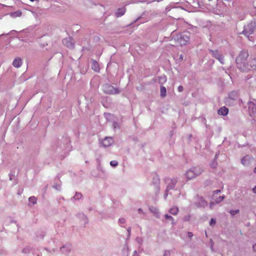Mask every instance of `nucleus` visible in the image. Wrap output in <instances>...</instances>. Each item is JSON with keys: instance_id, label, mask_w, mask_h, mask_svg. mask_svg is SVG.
<instances>
[{"instance_id": "obj_29", "label": "nucleus", "mask_w": 256, "mask_h": 256, "mask_svg": "<svg viewBox=\"0 0 256 256\" xmlns=\"http://www.w3.org/2000/svg\"><path fill=\"white\" fill-rule=\"evenodd\" d=\"M217 60L220 62L221 64H224V56L222 55L218 57Z\"/></svg>"}, {"instance_id": "obj_51", "label": "nucleus", "mask_w": 256, "mask_h": 256, "mask_svg": "<svg viewBox=\"0 0 256 256\" xmlns=\"http://www.w3.org/2000/svg\"><path fill=\"white\" fill-rule=\"evenodd\" d=\"M252 191L254 194H256V186L252 188Z\"/></svg>"}, {"instance_id": "obj_52", "label": "nucleus", "mask_w": 256, "mask_h": 256, "mask_svg": "<svg viewBox=\"0 0 256 256\" xmlns=\"http://www.w3.org/2000/svg\"><path fill=\"white\" fill-rule=\"evenodd\" d=\"M253 248L254 250H256V244L253 245Z\"/></svg>"}, {"instance_id": "obj_6", "label": "nucleus", "mask_w": 256, "mask_h": 256, "mask_svg": "<svg viewBox=\"0 0 256 256\" xmlns=\"http://www.w3.org/2000/svg\"><path fill=\"white\" fill-rule=\"evenodd\" d=\"M256 100L250 101L248 102V107L250 114L251 116H254L256 115Z\"/></svg>"}, {"instance_id": "obj_5", "label": "nucleus", "mask_w": 256, "mask_h": 256, "mask_svg": "<svg viewBox=\"0 0 256 256\" xmlns=\"http://www.w3.org/2000/svg\"><path fill=\"white\" fill-rule=\"evenodd\" d=\"M256 30V24L254 22H250L246 26H245L242 33L247 37L252 34Z\"/></svg>"}, {"instance_id": "obj_8", "label": "nucleus", "mask_w": 256, "mask_h": 256, "mask_svg": "<svg viewBox=\"0 0 256 256\" xmlns=\"http://www.w3.org/2000/svg\"><path fill=\"white\" fill-rule=\"evenodd\" d=\"M62 44L70 48H74V40L71 38H64L62 40Z\"/></svg>"}, {"instance_id": "obj_54", "label": "nucleus", "mask_w": 256, "mask_h": 256, "mask_svg": "<svg viewBox=\"0 0 256 256\" xmlns=\"http://www.w3.org/2000/svg\"><path fill=\"white\" fill-rule=\"evenodd\" d=\"M31 2L38 1V0H30Z\"/></svg>"}, {"instance_id": "obj_55", "label": "nucleus", "mask_w": 256, "mask_h": 256, "mask_svg": "<svg viewBox=\"0 0 256 256\" xmlns=\"http://www.w3.org/2000/svg\"><path fill=\"white\" fill-rule=\"evenodd\" d=\"M124 250H126V252H128V248L124 249Z\"/></svg>"}, {"instance_id": "obj_47", "label": "nucleus", "mask_w": 256, "mask_h": 256, "mask_svg": "<svg viewBox=\"0 0 256 256\" xmlns=\"http://www.w3.org/2000/svg\"><path fill=\"white\" fill-rule=\"evenodd\" d=\"M138 212L139 214H144V212H143V210L142 208H140L138 209Z\"/></svg>"}, {"instance_id": "obj_37", "label": "nucleus", "mask_w": 256, "mask_h": 256, "mask_svg": "<svg viewBox=\"0 0 256 256\" xmlns=\"http://www.w3.org/2000/svg\"><path fill=\"white\" fill-rule=\"evenodd\" d=\"M216 220L214 219V218H212L210 222V225L211 226H213L215 225L216 224Z\"/></svg>"}, {"instance_id": "obj_30", "label": "nucleus", "mask_w": 256, "mask_h": 256, "mask_svg": "<svg viewBox=\"0 0 256 256\" xmlns=\"http://www.w3.org/2000/svg\"><path fill=\"white\" fill-rule=\"evenodd\" d=\"M44 250H46V251H47L48 252L50 253H51V254H54L56 251V248H52L51 250H49L48 248H44Z\"/></svg>"}, {"instance_id": "obj_28", "label": "nucleus", "mask_w": 256, "mask_h": 256, "mask_svg": "<svg viewBox=\"0 0 256 256\" xmlns=\"http://www.w3.org/2000/svg\"><path fill=\"white\" fill-rule=\"evenodd\" d=\"M82 194L81 193H80V192H76V194H75V196L73 197V199H74V200H80L82 198Z\"/></svg>"}, {"instance_id": "obj_46", "label": "nucleus", "mask_w": 256, "mask_h": 256, "mask_svg": "<svg viewBox=\"0 0 256 256\" xmlns=\"http://www.w3.org/2000/svg\"><path fill=\"white\" fill-rule=\"evenodd\" d=\"M220 192V190H216L214 191V196H216V194H218Z\"/></svg>"}, {"instance_id": "obj_27", "label": "nucleus", "mask_w": 256, "mask_h": 256, "mask_svg": "<svg viewBox=\"0 0 256 256\" xmlns=\"http://www.w3.org/2000/svg\"><path fill=\"white\" fill-rule=\"evenodd\" d=\"M164 217L166 220H172V224H175V222H174V218L171 216H170L168 214H165Z\"/></svg>"}, {"instance_id": "obj_57", "label": "nucleus", "mask_w": 256, "mask_h": 256, "mask_svg": "<svg viewBox=\"0 0 256 256\" xmlns=\"http://www.w3.org/2000/svg\"><path fill=\"white\" fill-rule=\"evenodd\" d=\"M2 36V34L0 35V37L1 36Z\"/></svg>"}, {"instance_id": "obj_40", "label": "nucleus", "mask_w": 256, "mask_h": 256, "mask_svg": "<svg viewBox=\"0 0 256 256\" xmlns=\"http://www.w3.org/2000/svg\"><path fill=\"white\" fill-rule=\"evenodd\" d=\"M112 126L114 129L116 128H119V124L116 122H114L112 124Z\"/></svg>"}, {"instance_id": "obj_24", "label": "nucleus", "mask_w": 256, "mask_h": 256, "mask_svg": "<svg viewBox=\"0 0 256 256\" xmlns=\"http://www.w3.org/2000/svg\"><path fill=\"white\" fill-rule=\"evenodd\" d=\"M178 207H173V208H172L170 210H169V212L170 213L172 214H173L174 216L175 215H176L178 213Z\"/></svg>"}, {"instance_id": "obj_11", "label": "nucleus", "mask_w": 256, "mask_h": 256, "mask_svg": "<svg viewBox=\"0 0 256 256\" xmlns=\"http://www.w3.org/2000/svg\"><path fill=\"white\" fill-rule=\"evenodd\" d=\"M252 158V157H251L250 156L246 155L242 158L241 162L244 166H248L250 164V160Z\"/></svg>"}, {"instance_id": "obj_16", "label": "nucleus", "mask_w": 256, "mask_h": 256, "mask_svg": "<svg viewBox=\"0 0 256 256\" xmlns=\"http://www.w3.org/2000/svg\"><path fill=\"white\" fill-rule=\"evenodd\" d=\"M92 69L96 72H98L100 70V68L98 62L95 60H92Z\"/></svg>"}, {"instance_id": "obj_4", "label": "nucleus", "mask_w": 256, "mask_h": 256, "mask_svg": "<svg viewBox=\"0 0 256 256\" xmlns=\"http://www.w3.org/2000/svg\"><path fill=\"white\" fill-rule=\"evenodd\" d=\"M103 90L106 94H117L120 93V90L112 86L106 84L103 86Z\"/></svg>"}, {"instance_id": "obj_14", "label": "nucleus", "mask_w": 256, "mask_h": 256, "mask_svg": "<svg viewBox=\"0 0 256 256\" xmlns=\"http://www.w3.org/2000/svg\"><path fill=\"white\" fill-rule=\"evenodd\" d=\"M228 110L226 106L220 108L218 111V113L220 115L226 116L228 114Z\"/></svg>"}, {"instance_id": "obj_10", "label": "nucleus", "mask_w": 256, "mask_h": 256, "mask_svg": "<svg viewBox=\"0 0 256 256\" xmlns=\"http://www.w3.org/2000/svg\"><path fill=\"white\" fill-rule=\"evenodd\" d=\"M114 142V140L111 137H106L102 142V144L104 147L110 146Z\"/></svg>"}, {"instance_id": "obj_56", "label": "nucleus", "mask_w": 256, "mask_h": 256, "mask_svg": "<svg viewBox=\"0 0 256 256\" xmlns=\"http://www.w3.org/2000/svg\"><path fill=\"white\" fill-rule=\"evenodd\" d=\"M42 256L41 254H38V256Z\"/></svg>"}, {"instance_id": "obj_13", "label": "nucleus", "mask_w": 256, "mask_h": 256, "mask_svg": "<svg viewBox=\"0 0 256 256\" xmlns=\"http://www.w3.org/2000/svg\"><path fill=\"white\" fill-rule=\"evenodd\" d=\"M22 64V60L20 58H16L12 62L13 66L16 68H18L20 67Z\"/></svg>"}, {"instance_id": "obj_48", "label": "nucleus", "mask_w": 256, "mask_h": 256, "mask_svg": "<svg viewBox=\"0 0 256 256\" xmlns=\"http://www.w3.org/2000/svg\"><path fill=\"white\" fill-rule=\"evenodd\" d=\"M214 205V202H211L210 203V208H212Z\"/></svg>"}, {"instance_id": "obj_36", "label": "nucleus", "mask_w": 256, "mask_h": 256, "mask_svg": "<svg viewBox=\"0 0 256 256\" xmlns=\"http://www.w3.org/2000/svg\"><path fill=\"white\" fill-rule=\"evenodd\" d=\"M216 166H217V162H216V160H214L210 164L211 167L212 168H215Z\"/></svg>"}, {"instance_id": "obj_21", "label": "nucleus", "mask_w": 256, "mask_h": 256, "mask_svg": "<svg viewBox=\"0 0 256 256\" xmlns=\"http://www.w3.org/2000/svg\"><path fill=\"white\" fill-rule=\"evenodd\" d=\"M152 183L156 186H158L160 184V178L157 174H154L152 178Z\"/></svg>"}, {"instance_id": "obj_18", "label": "nucleus", "mask_w": 256, "mask_h": 256, "mask_svg": "<svg viewBox=\"0 0 256 256\" xmlns=\"http://www.w3.org/2000/svg\"><path fill=\"white\" fill-rule=\"evenodd\" d=\"M149 210L151 212H152L156 218H159V212L157 208L154 206H150L149 207Z\"/></svg>"}, {"instance_id": "obj_44", "label": "nucleus", "mask_w": 256, "mask_h": 256, "mask_svg": "<svg viewBox=\"0 0 256 256\" xmlns=\"http://www.w3.org/2000/svg\"><path fill=\"white\" fill-rule=\"evenodd\" d=\"M188 236L190 238H192L193 236V234L192 232H188Z\"/></svg>"}, {"instance_id": "obj_50", "label": "nucleus", "mask_w": 256, "mask_h": 256, "mask_svg": "<svg viewBox=\"0 0 256 256\" xmlns=\"http://www.w3.org/2000/svg\"><path fill=\"white\" fill-rule=\"evenodd\" d=\"M130 230H131V228H128L127 230V231L128 232V236L130 234Z\"/></svg>"}, {"instance_id": "obj_53", "label": "nucleus", "mask_w": 256, "mask_h": 256, "mask_svg": "<svg viewBox=\"0 0 256 256\" xmlns=\"http://www.w3.org/2000/svg\"><path fill=\"white\" fill-rule=\"evenodd\" d=\"M254 173H256V167L254 168Z\"/></svg>"}, {"instance_id": "obj_19", "label": "nucleus", "mask_w": 256, "mask_h": 256, "mask_svg": "<svg viewBox=\"0 0 256 256\" xmlns=\"http://www.w3.org/2000/svg\"><path fill=\"white\" fill-rule=\"evenodd\" d=\"M209 52L210 54L213 57L217 59L222 54H220L218 50H210Z\"/></svg>"}, {"instance_id": "obj_43", "label": "nucleus", "mask_w": 256, "mask_h": 256, "mask_svg": "<svg viewBox=\"0 0 256 256\" xmlns=\"http://www.w3.org/2000/svg\"><path fill=\"white\" fill-rule=\"evenodd\" d=\"M178 90L179 92H182L184 90V88L182 86H180L178 88Z\"/></svg>"}, {"instance_id": "obj_45", "label": "nucleus", "mask_w": 256, "mask_h": 256, "mask_svg": "<svg viewBox=\"0 0 256 256\" xmlns=\"http://www.w3.org/2000/svg\"><path fill=\"white\" fill-rule=\"evenodd\" d=\"M202 206H206L207 204V203L204 200L203 198H202Z\"/></svg>"}, {"instance_id": "obj_42", "label": "nucleus", "mask_w": 256, "mask_h": 256, "mask_svg": "<svg viewBox=\"0 0 256 256\" xmlns=\"http://www.w3.org/2000/svg\"><path fill=\"white\" fill-rule=\"evenodd\" d=\"M164 256H170V252L168 250L164 251Z\"/></svg>"}, {"instance_id": "obj_25", "label": "nucleus", "mask_w": 256, "mask_h": 256, "mask_svg": "<svg viewBox=\"0 0 256 256\" xmlns=\"http://www.w3.org/2000/svg\"><path fill=\"white\" fill-rule=\"evenodd\" d=\"M22 12L20 10L10 14V16L12 18H15L16 17H20L22 16Z\"/></svg>"}, {"instance_id": "obj_12", "label": "nucleus", "mask_w": 256, "mask_h": 256, "mask_svg": "<svg viewBox=\"0 0 256 256\" xmlns=\"http://www.w3.org/2000/svg\"><path fill=\"white\" fill-rule=\"evenodd\" d=\"M70 246L68 244H66L60 248V252L64 254H68L70 252Z\"/></svg>"}, {"instance_id": "obj_35", "label": "nucleus", "mask_w": 256, "mask_h": 256, "mask_svg": "<svg viewBox=\"0 0 256 256\" xmlns=\"http://www.w3.org/2000/svg\"><path fill=\"white\" fill-rule=\"evenodd\" d=\"M60 185L61 184H56L55 185H54L53 187L56 188V190H60Z\"/></svg>"}, {"instance_id": "obj_23", "label": "nucleus", "mask_w": 256, "mask_h": 256, "mask_svg": "<svg viewBox=\"0 0 256 256\" xmlns=\"http://www.w3.org/2000/svg\"><path fill=\"white\" fill-rule=\"evenodd\" d=\"M224 198V196H219L218 197H216V196L213 197V199L216 204H218L220 202H222Z\"/></svg>"}, {"instance_id": "obj_3", "label": "nucleus", "mask_w": 256, "mask_h": 256, "mask_svg": "<svg viewBox=\"0 0 256 256\" xmlns=\"http://www.w3.org/2000/svg\"><path fill=\"white\" fill-rule=\"evenodd\" d=\"M189 36L186 32L178 34L174 40L176 41L177 44L180 46H184L186 44L189 40Z\"/></svg>"}, {"instance_id": "obj_39", "label": "nucleus", "mask_w": 256, "mask_h": 256, "mask_svg": "<svg viewBox=\"0 0 256 256\" xmlns=\"http://www.w3.org/2000/svg\"><path fill=\"white\" fill-rule=\"evenodd\" d=\"M22 252L25 254H28L30 252V250L29 248H24L22 250Z\"/></svg>"}, {"instance_id": "obj_31", "label": "nucleus", "mask_w": 256, "mask_h": 256, "mask_svg": "<svg viewBox=\"0 0 256 256\" xmlns=\"http://www.w3.org/2000/svg\"><path fill=\"white\" fill-rule=\"evenodd\" d=\"M110 164L112 166H116L118 165V162L116 160H112L110 162Z\"/></svg>"}, {"instance_id": "obj_41", "label": "nucleus", "mask_w": 256, "mask_h": 256, "mask_svg": "<svg viewBox=\"0 0 256 256\" xmlns=\"http://www.w3.org/2000/svg\"><path fill=\"white\" fill-rule=\"evenodd\" d=\"M105 117L106 118H109L112 116V115L110 114H104Z\"/></svg>"}, {"instance_id": "obj_9", "label": "nucleus", "mask_w": 256, "mask_h": 256, "mask_svg": "<svg viewBox=\"0 0 256 256\" xmlns=\"http://www.w3.org/2000/svg\"><path fill=\"white\" fill-rule=\"evenodd\" d=\"M238 98V94L236 91H232L230 92L228 97L226 98V102H231V101L236 100Z\"/></svg>"}, {"instance_id": "obj_15", "label": "nucleus", "mask_w": 256, "mask_h": 256, "mask_svg": "<svg viewBox=\"0 0 256 256\" xmlns=\"http://www.w3.org/2000/svg\"><path fill=\"white\" fill-rule=\"evenodd\" d=\"M185 175L188 180H191V179L195 178L196 177V176L194 174V172L192 169H190V170H188L186 172Z\"/></svg>"}, {"instance_id": "obj_1", "label": "nucleus", "mask_w": 256, "mask_h": 256, "mask_svg": "<svg viewBox=\"0 0 256 256\" xmlns=\"http://www.w3.org/2000/svg\"><path fill=\"white\" fill-rule=\"evenodd\" d=\"M248 56L249 54L247 50H242L236 60V66L241 71H246V66L247 64L246 61Z\"/></svg>"}, {"instance_id": "obj_7", "label": "nucleus", "mask_w": 256, "mask_h": 256, "mask_svg": "<svg viewBox=\"0 0 256 256\" xmlns=\"http://www.w3.org/2000/svg\"><path fill=\"white\" fill-rule=\"evenodd\" d=\"M256 70V58L250 60L246 66V71Z\"/></svg>"}, {"instance_id": "obj_2", "label": "nucleus", "mask_w": 256, "mask_h": 256, "mask_svg": "<svg viewBox=\"0 0 256 256\" xmlns=\"http://www.w3.org/2000/svg\"><path fill=\"white\" fill-rule=\"evenodd\" d=\"M178 179L177 178H166L164 179V182L166 185L165 192L164 195V198L166 200L168 194V192L174 189L176 183L178 182Z\"/></svg>"}, {"instance_id": "obj_32", "label": "nucleus", "mask_w": 256, "mask_h": 256, "mask_svg": "<svg viewBox=\"0 0 256 256\" xmlns=\"http://www.w3.org/2000/svg\"><path fill=\"white\" fill-rule=\"evenodd\" d=\"M136 242L140 244H142L143 242L142 238L138 237L136 238Z\"/></svg>"}, {"instance_id": "obj_22", "label": "nucleus", "mask_w": 256, "mask_h": 256, "mask_svg": "<svg viewBox=\"0 0 256 256\" xmlns=\"http://www.w3.org/2000/svg\"><path fill=\"white\" fill-rule=\"evenodd\" d=\"M160 96L162 98H164L166 96V88L164 86H160Z\"/></svg>"}, {"instance_id": "obj_26", "label": "nucleus", "mask_w": 256, "mask_h": 256, "mask_svg": "<svg viewBox=\"0 0 256 256\" xmlns=\"http://www.w3.org/2000/svg\"><path fill=\"white\" fill-rule=\"evenodd\" d=\"M28 201L30 202H31L33 204H34L36 203L37 199L35 196H32L29 198Z\"/></svg>"}, {"instance_id": "obj_17", "label": "nucleus", "mask_w": 256, "mask_h": 256, "mask_svg": "<svg viewBox=\"0 0 256 256\" xmlns=\"http://www.w3.org/2000/svg\"><path fill=\"white\" fill-rule=\"evenodd\" d=\"M196 176H199L203 171L202 168L200 166L194 167L192 168Z\"/></svg>"}, {"instance_id": "obj_34", "label": "nucleus", "mask_w": 256, "mask_h": 256, "mask_svg": "<svg viewBox=\"0 0 256 256\" xmlns=\"http://www.w3.org/2000/svg\"><path fill=\"white\" fill-rule=\"evenodd\" d=\"M239 211V210H230V212L232 216H234V214L238 213Z\"/></svg>"}, {"instance_id": "obj_33", "label": "nucleus", "mask_w": 256, "mask_h": 256, "mask_svg": "<svg viewBox=\"0 0 256 256\" xmlns=\"http://www.w3.org/2000/svg\"><path fill=\"white\" fill-rule=\"evenodd\" d=\"M190 218H191V216H190V214H188V215L185 216L183 218V220L184 221H188V220H190Z\"/></svg>"}, {"instance_id": "obj_38", "label": "nucleus", "mask_w": 256, "mask_h": 256, "mask_svg": "<svg viewBox=\"0 0 256 256\" xmlns=\"http://www.w3.org/2000/svg\"><path fill=\"white\" fill-rule=\"evenodd\" d=\"M118 222L120 224H124L126 222V220L123 218H120L118 220Z\"/></svg>"}, {"instance_id": "obj_49", "label": "nucleus", "mask_w": 256, "mask_h": 256, "mask_svg": "<svg viewBox=\"0 0 256 256\" xmlns=\"http://www.w3.org/2000/svg\"><path fill=\"white\" fill-rule=\"evenodd\" d=\"M132 256H138V253L136 250H134Z\"/></svg>"}, {"instance_id": "obj_20", "label": "nucleus", "mask_w": 256, "mask_h": 256, "mask_svg": "<svg viewBox=\"0 0 256 256\" xmlns=\"http://www.w3.org/2000/svg\"><path fill=\"white\" fill-rule=\"evenodd\" d=\"M126 12V9L125 8H118V11L116 13V17H120L122 16H123Z\"/></svg>"}]
</instances>
